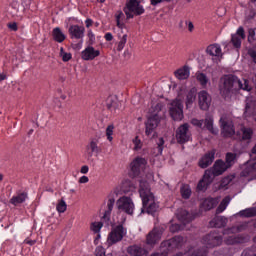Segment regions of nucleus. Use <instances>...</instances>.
I'll return each instance as SVG.
<instances>
[{
    "label": "nucleus",
    "instance_id": "f257e3e1",
    "mask_svg": "<svg viewBox=\"0 0 256 256\" xmlns=\"http://www.w3.org/2000/svg\"><path fill=\"white\" fill-rule=\"evenodd\" d=\"M139 183V193L143 203L142 213L146 211L149 215H153V213H156L157 209H159V204L155 202V196L151 192L149 183L143 180H139Z\"/></svg>",
    "mask_w": 256,
    "mask_h": 256
},
{
    "label": "nucleus",
    "instance_id": "f03ea898",
    "mask_svg": "<svg viewBox=\"0 0 256 256\" xmlns=\"http://www.w3.org/2000/svg\"><path fill=\"white\" fill-rule=\"evenodd\" d=\"M237 82H235L234 75H225L220 78L218 89L221 97L223 99H229L235 95V86Z\"/></svg>",
    "mask_w": 256,
    "mask_h": 256
},
{
    "label": "nucleus",
    "instance_id": "7ed1b4c3",
    "mask_svg": "<svg viewBox=\"0 0 256 256\" xmlns=\"http://www.w3.org/2000/svg\"><path fill=\"white\" fill-rule=\"evenodd\" d=\"M124 13L127 19H133V17L143 15L145 13V8L139 1H128L124 7Z\"/></svg>",
    "mask_w": 256,
    "mask_h": 256
},
{
    "label": "nucleus",
    "instance_id": "20e7f679",
    "mask_svg": "<svg viewBox=\"0 0 256 256\" xmlns=\"http://www.w3.org/2000/svg\"><path fill=\"white\" fill-rule=\"evenodd\" d=\"M116 207L119 213H126V215H133L135 211V203L131 197L122 196L116 201Z\"/></svg>",
    "mask_w": 256,
    "mask_h": 256
},
{
    "label": "nucleus",
    "instance_id": "39448f33",
    "mask_svg": "<svg viewBox=\"0 0 256 256\" xmlns=\"http://www.w3.org/2000/svg\"><path fill=\"white\" fill-rule=\"evenodd\" d=\"M219 124L222 137H233L235 134V125L233 124V120H231V118H229L227 115H223L219 120Z\"/></svg>",
    "mask_w": 256,
    "mask_h": 256
},
{
    "label": "nucleus",
    "instance_id": "423d86ee",
    "mask_svg": "<svg viewBox=\"0 0 256 256\" xmlns=\"http://www.w3.org/2000/svg\"><path fill=\"white\" fill-rule=\"evenodd\" d=\"M127 235V230L123 227V225H118L112 229L107 238L108 245H115V243H119V241H123V238Z\"/></svg>",
    "mask_w": 256,
    "mask_h": 256
},
{
    "label": "nucleus",
    "instance_id": "0eeeda50",
    "mask_svg": "<svg viewBox=\"0 0 256 256\" xmlns=\"http://www.w3.org/2000/svg\"><path fill=\"white\" fill-rule=\"evenodd\" d=\"M169 115L174 121L183 119V102L181 100L176 99L169 104Z\"/></svg>",
    "mask_w": 256,
    "mask_h": 256
},
{
    "label": "nucleus",
    "instance_id": "6e6552de",
    "mask_svg": "<svg viewBox=\"0 0 256 256\" xmlns=\"http://www.w3.org/2000/svg\"><path fill=\"white\" fill-rule=\"evenodd\" d=\"M203 241L208 249H213L223 244V236L217 232H211L204 237Z\"/></svg>",
    "mask_w": 256,
    "mask_h": 256
},
{
    "label": "nucleus",
    "instance_id": "1a4fd4ad",
    "mask_svg": "<svg viewBox=\"0 0 256 256\" xmlns=\"http://www.w3.org/2000/svg\"><path fill=\"white\" fill-rule=\"evenodd\" d=\"M191 140V131H189V124L185 123L178 127L176 131L177 143L183 144Z\"/></svg>",
    "mask_w": 256,
    "mask_h": 256
},
{
    "label": "nucleus",
    "instance_id": "9d476101",
    "mask_svg": "<svg viewBox=\"0 0 256 256\" xmlns=\"http://www.w3.org/2000/svg\"><path fill=\"white\" fill-rule=\"evenodd\" d=\"M161 121H163V118H157L156 116H150L146 123H145V133L147 135V137H151V135L154 137L155 135V131H157V127H159V123H161Z\"/></svg>",
    "mask_w": 256,
    "mask_h": 256
},
{
    "label": "nucleus",
    "instance_id": "9b49d317",
    "mask_svg": "<svg viewBox=\"0 0 256 256\" xmlns=\"http://www.w3.org/2000/svg\"><path fill=\"white\" fill-rule=\"evenodd\" d=\"M211 94L209 92L202 90L198 93V105L202 111H207L211 107Z\"/></svg>",
    "mask_w": 256,
    "mask_h": 256
},
{
    "label": "nucleus",
    "instance_id": "f8f14e48",
    "mask_svg": "<svg viewBox=\"0 0 256 256\" xmlns=\"http://www.w3.org/2000/svg\"><path fill=\"white\" fill-rule=\"evenodd\" d=\"M229 168L226 166L225 162L223 160H217L213 167L210 169H207L206 171H209L212 175V179L214 180L215 177H219V175H223L226 170Z\"/></svg>",
    "mask_w": 256,
    "mask_h": 256
},
{
    "label": "nucleus",
    "instance_id": "ddd939ff",
    "mask_svg": "<svg viewBox=\"0 0 256 256\" xmlns=\"http://www.w3.org/2000/svg\"><path fill=\"white\" fill-rule=\"evenodd\" d=\"M147 165V160L145 158L137 157L135 158L131 164V171L134 175V177H137L141 173V169H145V166Z\"/></svg>",
    "mask_w": 256,
    "mask_h": 256
},
{
    "label": "nucleus",
    "instance_id": "4468645a",
    "mask_svg": "<svg viewBox=\"0 0 256 256\" xmlns=\"http://www.w3.org/2000/svg\"><path fill=\"white\" fill-rule=\"evenodd\" d=\"M94 153H99V140L93 138L86 146V159L93 161Z\"/></svg>",
    "mask_w": 256,
    "mask_h": 256
},
{
    "label": "nucleus",
    "instance_id": "2eb2a0df",
    "mask_svg": "<svg viewBox=\"0 0 256 256\" xmlns=\"http://www.w3.org/2000/svg\"><path fill=\"white\" fill-rule=\"evenodd\" d=\"M100 55L101 51L95 50L93 46H88L81 52V58L83 61H93V59L99 57Z\"/></svg>",
    "mask_w": 256,
    "mask_h": 256
},
{
    "label": "nucleus",
    "instance_id": "dca6fc26",
    "mask_svg": "<svg viewBox=\"0 0 256 256\" xmlns=\"http://www.w3.org/2000/svg\"><path fill=\"white\" fill-rule=\"evenodd\" d=\"M158 241H161V230L154 228L146 236V245L153 247V245H157Z\"/></svg>",
    "mask_w": 256,
    "mask_h": 256
},
{
    "label": "nucleus",
    "instance_id": "f3484780",
    "mask_svg": "<svg viewBox=\"0 0 256 256\" xmlns=\"http://www.w3.org/2000/svg\"><path fill=\"white\" fill-rule=\"evenodd\" d=\"M213 161H215V150H211L207 152L200 160H199V167L201 169H207L209 165L213 164Z\"/></svg>",
    "mask_w": 256,
    "mask_h": 256
},
{
    "label": "nucleus",
    "instance_id": "a211bd4d",
    "mask_svg": "<svg viewBox=\"0 0 256 256\" xmlns=\"http://www.w3.org/2000/svg\"><path fill=\"white\" fill-rule=\"evenodd\" d=\"M213 183V175L211 172L205 171L203 178L199 181L197 185L198 191H207V187Z\"/></svg>",
    "mask_w": 256,
    "mask_h": 256
},
{
    "label": "nucleus",
    "instance_id": "6ab92c4d",
    "mask_svg": "<svg viewBox=\"0 0 256 256\" xmlns=\"http://www.w3.org/2000/svg\"><path fill=\"white\" fill-rule=\"evenodd\" d=\"M68 33L72 39H83L85 37V27L79 25H71Z\"/></svg>",
    "mask_w": 256,
    "mask_h": 256
},
{
    "label": "nucleus",
    "instance_id": "aec40b11",
    "mask_svg": "<svg viewBox=\"0 0 256 256\" xmlns=\"http://www.w3.org/2000/svg\"><path fill=\"white\" fill-rule=\"evenodd\" d=\"M176 217L178 221H181V223H184V225L187 223H191V221H193L194 219L193 214L182 208L177 210Z\"/></svg>",
    "mask_w": 256,
    "mask_h": 256
},
{
    "label": "nucleus",
    "instance_id": "412c9836",
    "mask_svg": "<svg viewBox=\"0 0 256 256\" xmlns=\"http://www.w3.org/2000/svg\"><path fill=\"white\" fill-rule=\"evenodd\" d=\"M127 254L131 256H148L149 251L139 245H132L127 248Z\"/></svg>",
    "mask_w": 256,
    "mask_h": 256
},
{
    "label": "nucleus",
    "instance_id": "4be33fe9",
    "mask_svg": "<svg viewBox=\"0 0 256 256\" xmlns=\"http://www.w3.org/2000/svg\"><path fill=\"white\" fill-rule=\"evenodd\" d=\"M189 75H191V68L188 65H184L174 72V77L179 81H185Z\"/></svg>",
    "mask_w": 256,
    "mask_h": 256
},
{
    "label": "nucleus",
    "instance_id": "5701e85b",
    "mask_svg": "<svg viewBox=\"0 0 256 256\" xmlns=\"http://www.w3.org/2000/svg\"><path fill=\"white\" fill-rule=\"evenodd\" d=\"M207 55L211 57H217V59H223V52L219 44H211L206 48Z\"/></svg>",
    "mask_w": 256,
    "mask_h": 256
},
{
    "label": "nucleus",
    "instance_id": "b1692460",
    "mask_svg": "<svg viewBox=\"0 0 256 256\" xmlns=\"http://www.w3.org/2000/svg\"><path fill=\"white\" fill-rule=\"evenodd\" d=\"M237 135L240 141H247L249 143L253 139V129L242 126Z\"/></svg>",
    "mask_w": 256,
    "mask_h": 256
},
{
    "label": "nucleus",
    "instance_id": "393cba45",
    "mask_svg": "<svg viewBox=\"0 0 256 256\" xmlns=\"http://www.w3.org/2000/svg\"><path fill=\"white\" fill-rule=\"evenodd\" d=\"M241 39H245V29L243 27H239L236 34L232 35L231 43L236 49L241 47Z\"/></svg>",
    "mask_w": 256,
    "mask_h": 256
},
{
    "label": "nucleus",
    "instance_id": "a878e982",
    "mask_svg": "<svg viewBox=\"0 0 256 256\" xmlns=\"http://www.w3.org/2000/svg\"><path fill=\"white\" fill-rule=\"evenodd\" d=\"M227 223L229 220L225 216H216L210 222V227H216L217 229H221L222 227H227Z\"/></svg>",
    "mask_w": 256,
    "mask_h": 256
},
{
    "label": "nucleus",
    "instance_id": "bb28decb",
    "mask_svg": "<svg viewBox=\"0 0 256 256\" xmlns=\"http://www.w3.org/2000/svg\"><path fill=\"white\" fill-rule=\"evenodd\" d=\"M245 241H249V236H229L224 240L226 245H239V243H245Z\"/></svg>",
    "mask_w": 256,
    "mask_h": 256
},
{
    "label": "nucleus",
    "instance_id": "cd10ccee",
    "mask_svg": "<svg viewBox=\"0 0 256 256\" xmlns=\"http://www.w3.org/2000/svg\"><path fill=\"white\" fill-rule=\"evenodd\" d=\"M234 82L235 85V92L239 91V89H242L243 91H251L252 87L249 85V81L247 79L239 80L237 76H234Z\"/></svg>",
    "mask_w": 256,
    "mask_h": 256
},
{
    "label": "nucleus",
    "instance_id": "c85d7f7f",
    "mask_svg": "<svg viewBox=\"0 0 256 256\" xmlns=\"http://www.w3.org/2000/svg\"><path fill=\"white\" fill-rule=\"evenodd\" d=\"M203 123H204L205 129H207V131L212 133V135H217V133H219V130L213 126L214 119L212 115H207L203 120Z\"/></svg>",
    "mask_w": 256,
    "mask_h": 256
},
{
    "label": "nucleus",
    "instance_id": "c756f323",
    "mask_svg": "<svg viewBox=\"0 0 256 256\" xmlns=\"http://www.w3.org/2000/svg\"><path fill=\"white\" fill-rule=\"evenodd\" d=\"M253 171H256V159H252L244 165L241 175L242 177H247V175H251Z\"/></svg>",
    "mask_w": 256,
    "mask_h": 256
},
{
    "label": "nucleus",
    "instance_id": "7c9ffc66",
    "mask_svg": "<svg viewBox=\"0 0 256 256\" xmlns=\"http://www.w3.org/2000/svg\"><path fill=\"white\" fill-rule=\"evenodd\" d=\"M255 113V100L253 97L246 98V106L244 115L246 117H251Z\"/></svg>",
    "mask_w": 256,
    "mask_h": 256
},
{
    "label": "nucleus",
    "instance_id": "2f4dec72",
    "mask_svg": "<svg viewBox=\"0 0 256 256\" xmlns=\"http://www.w3.org/2000/svg\"><path fill=\"white\" fill-rule=\"evenodd\" d=\"M247 229V223L241 224L237 227L233 226L231 228H226L222 231V235H232L235 233H241V231H245Z\"/></svg>",
    "mask_w": 256,
    "mask_h": 256
},
{
    "label": "nucleus",
    "instance_id": "473e14b6",
    "mask_svg": "<svg viewBox=\"0 0 256 256\" xmlns=\"http://www.w3.org/2000/svg\"><path fill=\"white\" fill-rule=\"evenodd\" d=\"M151 116L152 117L156 116L158 119H165V111H163V103H157L155 106H152Z\"/></svg>",
    "mask_w": 256,
    "mask_h": 256
},
{
    "label": "nucleus",
    "instance_id": "72a5a7b5",
    "mask_svg": "<svg viewBox=\"0 0 256 256\" xmlns=\"http://www.w3.org/2000/svg\"><path fill=\"white\" fill-rule=\"evenodd\" d=\"M197 99V89L191 88L186 94V107L189 109Z\"/></svg>",
    "mask_w": 256,
    "mask_h": 256
},
{
    "label": "nucleus",
    "instance_id": "f704fd0d",
    "mask_svg": "<svg viewBox=\"0 0 256 256\" xmlns=\"http://www.w3.org/2000/svg\"><path fill=\"white\" fill-rule=\"evenodd\" d=\"M52 37H53L54 41H56L57 43H63V41H65V39H67V36H65L63 31H61V28H59V27H56L53 29Z\"/></svg>",
    "mask_w": 256,
    "mask_h": 256
},
{
    "label": "nucleus",
    "instance_id": "c9c22d12",
    "mask_svg": "<svg viewBox=\"0 0 256 256\" xmlns=\"http://www.w3.org/2000/svg\"><path fill=\"white\" fill-rule=\"evenodd\" d=\"M167 245L169 247H172V249H179V247H181V245H183V237L175 236L174 238L170 239L167 242Z\"/></svg>",
    "mask_w": 256,
    "mask_h": 256
},
{
    "label": "nucleus",
    "instance_id": "e433bc0d",
    "mask_svg": "<svg viewBox=\"0 0 256 256\" xmlns=\"http://www.w3.org/2000/svg\"><path fill=\"white\" fill-rule=\"evenodd\" d=\"M27 199V193L23 192L18 194L17 196H14L10 199V203L17 207V205L21 203H25V200Z\"/></svg>",
    "mask_w": 256,
    "mask_h": 256
},
{
    "label": "nucleus",
    "instance_id": "4c0bfd02",
    "mask_svg": "<svg viewBox=\"0 0 256 256\" xmlns=\"http://www.w3.org/2000/svg\"><path fill=\"white\" fill-rule=\"evenodd\" d=\"M236 215H238L239 217H246V218L256 217V207L244 209L238 212Z\"/></svg>",
    "mask_w": 256,
    "mask_h": 256
},
{
    "label": "nucleus",
    "instance_id": "58836bf2",
    "mask_svg": "<svg viewBox=\"0 0 256 256\" xmlns=\"http://www.w3.org/2000/svg\"><path fill=\"white\" fill-rule=\"evenodd\" d=\"M235 161H237V154L228 152L226 153V158H225V164L227 168L229 169L230 167H233L235 165Z\"/></svg>",
    "mask_w": 256,
    "mask_h": 256
},
{
    "label": "nucleus",
    "instance_id": "ea45409f",
    "mask_svg": "<svg viewBox=\"0 0 256 256\" xmlns=\"http://www.w3.org/2000/svg\"><path fill=\"white\" fill-rule=\"evenodd\" d=\"M203 208L205 211H211V209H214V207H217V200L213 198H207L203 201Z\"/></svg>",
    "mask_w": 256,
    "mask_h": 256
},
{
    "label": "nucleus",
    "instance_id": "a19ab883",
    "mask_svg": "<svg viewBox=\"0 0 256 256\" xmlns=\"http://www.w3.org/2000/svg\"><path fill=\"white\" fill-rule=\"evenodd\" d=\"M229 203H231V197L226 196L220 203V205L218 206V208L216 209V213L217 215H219V213H223V211H225L227 209V206L229 205Z\"/></svg>",
    "mask_w": 256,
    "mask_h": 256
},
{
    "label": "nucleus",
    "instance_id": "79ce46f5",
    "mask_svg": "<svg viewBox=\"0 0 256 256\" xmlns=\"http://www.w3.org/2000/svg\"><path fill=\"white\" fill-rule=\"evenodd\" d=\"M115 206V198H109L107 202V210L104 213V219H109L111 217V211H113V207Z\"/></svg>",
    "mask_w": 256,
    "mask_h": 256
},
{
    "label": "nucleus",
    "instance_id": "37998d69",
    "mask_svg": "<svg viewBox=\"0 0 256 256\" xmlns=\"http://www.w3.org/2000/svg\"><path fill=\"white\" fill-rule=\"evenodd\" d=\"M196 79H197V81L200 82V85H202V87H206L207 83H209V78L203 72H197L196 73Z\"/></svg>",
    "mask_w": 256,
    "mask_h": 256
},
{
    "label": "nucleus",
    "instance_id": "c03bdc74",
    "mask_svg": "<svg viewBox=\"0 0 256 256\" xmlns=\"http://www.w3.org/2000/svg\"><path fill=\"white\" fill-rule=\"evenodd\" d=\"M233 179H235L234 175L224 177L220 182L219 189H227V185H229Z\"/></svg>",
    "mask_w": 256,
    "mask_h": 256
},
{
    "label": "nucleus",
    "instance_id": "a18cd8bd",
    "mask_svg": "<svg viewBox=\"0 0 256 256\" xmlns=\"http://www.w3.org/2000/svg\"><path fill=\"white\" fill-rule=\"evenodd\" d=\"M180 193L183 199H189V197H191V187H189V185H182Z\"/></svg>",
    "mask_w": 256,
    "mask_h": 256
},
{
    "label": "nucleus",
    "instance_id": "49530a36",
    "mask_svg": "<svg viewBox=\"0 0 256 256\" xmlns=\"http://www.w3.org/2000/svg\"><path fill=\"white\" fill-rule=\"evenodd\" d=\"M109 111H117L119 109V102L117 99L110 98L107 103Z\"/></svg>",
    "mask_w": 256,
    "mask_h": 256
},
{
    "label": "nucleus",
    "instance_id": "de8ad7c7",
    "mask_svg": "<svg viewBox=\"0 0 256 256\" xmlns=\"http://www.w3.org/2000/svg\"><path fill=\"white\" fill-rule=\"evenodd\" d=\"M56 211H58V213H65L67 211V203H65L64 199L58 201Z\"/></svg>",
    "mask_w": 256,
    "mask_h": 256
},
{
    "label": "nucleus",
    "instance_id": "09e8293b",
    "mask_svg": "<svg viewBox=\"0 0 256 256\" xmlns=\"http://www.w3.org/2000/svg\"><path fill=\"white\" fill-rule=\"evenodd\" d=\"M132 143L134 145V151H140V149H143V141H141L139 136L134 137Z\"/></svg>",
    "mask_w": 256,
    "mask_h": 256
},
{
    "label": "nucleus",
    "instance_id": "8fccbe9b",
    "mask_svg": "<svg viewBox=\"0 0 256 256\" xmlns=\"http://www.w3.org/2000/svg\"><path fill=\"white\" fill-rule=\"evenodd\" d=\"M116 17V23H117V27H119V29H123L124 25L123 22V18L125 17V14H123V12L118 11L115 15Z\"/></svg>",
    "mask_w": 256,
    "mask_h": 256
},
{
    "label": "nucleus",
    "instance_id": "3c124183",
    "mask_svg": "<svg viewBox=\"0 0 256 256\" xmlns=\"http://www.w3.org/2000/svg\"><path fill=\"white\" fill-rule=\"evenodd\" d=\"M102 228H103L102 222H92L90 225V229L91 231H93V233H99V231H101Z\"/></svg>",
    "mask_w": 256,
    "mask_h": 256
},
{
    "label": "nucleus",
    "instance_id": "603ef678",
    "mask_svg": "<svg viewBox=\"0 0 256 256\" xmlns=\"http://www.w3.org/2000/svg\"><path fill=\"white\" fill-rule=\"evenodd\" d=\"M113 131H115V126L113 124H110L106 128V137L108 141H113Z\"/></svg>",
    "mask_w": 256,
    "mask_h": 256
},
{
    "label": "nucleus",
    "instance_id": "864d4df0",
    "mask_svg": "<svg viewBox=\"0 0 256 256\" xmlns=\"http://www.w3.org/2000/svg\"><path fill=\"white\" fill-rule=\"evenodd\" d=\"M127 43V34H124L122 36V39H120L118 46H117V51H123L125 49V44Z\"/></svg>",
    "mask_w": 256,
    "mask_h": 256
},
{
    "label": "nucleus",
    "instance_id": "5fc2aeb1",
    "mask_svg": "<svg viewBox=\"0 0 256 256\" xmlns=\"http://www.w3.org/2000/svg\"><path fill=\"white\" fill-rule=\"evenodd\" d=\"M60 57H62V60L64 62L70 61L71 59V53H67L65 52V50L63 49V47L60 48Z\"/></svg>",
    "mask_w": 256,
    "mask_h": 256
},
{
    "label": "nucleus",
    "instance_id": "6e6d98bb",
    "mask_svg": "<svg viewBox=\"0 0 256 256\" xmlns=\"http://www.w3.org/2000/svg\"><path fill=\"white\" fill-rule=\"evenodd\" d=\"M157 145L156 155H161V153H163V145H165V140H163V138H159Z\"/></svg>",
    "mask_w": 256,
    "mask_h": 256
},
{
    "label": "nucleus",
    "instance_id": "4d7b16f0",
    "mask_svg": "<svg viewBox=\"0 0 256 256\" xmlns=\"http://www.w3.org/2000/svg\"><path fill=\"white\" fill-rule=\"evenodd\" d=\"M173 0H150V4L153 5V7H157L159 3H171Z\"/></svg>",
    "mask_w": 256,
    "mask_h": 256
},
{
    "label": "nucleus",
    "instance_id": "13d9d810",
    "mask_svg": "<svg viewBox=\"0 0 256 256\" xmlns=\"http://www.w3.org/2000/svg\"><path fill=\"white\" fill-rule=\"evenodd\" d=\"M171 233H178V231H181V225L179 224H172L170 226Z\"/></svg>",
    "mask_w": 256,
    "mask_h": 256
},
{
    "label": "nucleus",
    "instance_id": "bf43d9fd",
    "mask_svg": "<svg viewBox=\"0 0 256 256\" xmlns=\"http://www.w3.org/2000/svg\"><path fill=\"white\" fill-rule=\"evenodd\" d=\"M255 31H256V28H255V29L250 28V29L248 30V39H251L252 41H255V40H256Z\"/></svg>",
    "mask_w": 256,
    "mask_h": 256
},
{
    "label": "nucleus",
    "instance_id": "052dcab7",
    "mask_svg": "<svg viewBox=\"0 0 256 256\" xmlns=\"http://www.w3.org/2000/svg\"><path fill=\"white\" fill-rule=\"evenodd\" d=\"M192 125H194V127H203V120H198V119H192L191 120Z\"/></svg>",
    "mask_w": 256,
    "mask_h": 256
},
{
    "label": "nucleus",
    "instance_id": "680f3d73",
    "mask_svg": "<svg viewBox=\"0 0 256 256\" xmlns=\"http://www.w3.org/2000/svg\"><path fill=\"white\" fill-rule=\"evenodd\" d=\"M248 55L251 57V59L256 63V51L254 49H249L248 50Z\"/></svg>",
    "mask_w": 256,
    "mask_h": 256
},
{
    "label": "nucleus",
    "instance_id": "e2e57ef3",
    "mask_svg": "<svg viewBox=\"0 0 256 256\" xmlns=\"http://www.w3.org/2000/svg\"><path fill=\"white\" fill-rule=\"evenodd\" d=\"M80 173H82V175H87V173H89V166L87 165L82 166L80 169Z\"/></svg>",
    "mask_w": 256,
    "mask_h": 256
},
{
    "label": "nucleus",
    "instance_id": "0e129e2a",
    "mask_svg": "<svg viewBox=\"0 0 256 256\" xmlns=\"http://www.w3.org/2000/svg\"><path fill=\"white\" fill-rule=\"evenodd\" d=\"M78 183H81V184L89 183V177H87V176L80 177L79 180H78Z\"/></svg>",
    "mask_w": 256,
    "mask_h": 256
},
{
    "label": "nucleus",
    "instance_id": "69168bd1",
    "mask_svg": "<svg viewBox=\"0 0 256 256\" xmlns=\"http://www.w3.org/2000/svg\"><path fill=\"white\" fill-rule=\"evenodd\" d=\"M8 28L11 29V31H17V23L13 22L8 24Z\"/></svg>",
    "mask_w": 256,
    "mask_h": 256
},
{
    "label": "nucleus",
    "instance_id": "338daca9",
    "mask_svg": "<svg viewBox=\"0 0 256 256\" xmlns=\"http://www.w3.org/2000/svg\"><path fill=\"white\" fill-rule=\"evenodd\" d=\"M186 25L188 26V31H190V33H193V29H195L193 22H186Z\"/></svg>",
    "mask_w": 256,
    "mask_h": 256
},
{
    "label": "nucleus",
    "instance_id": "774afa93",
    "mask_svg": "<svg viewBox=\"0 0 256 256\" xmlns=\"http://www.w3.org/2000/svg\"><path fill=\"white\" fill-rule=\"evenodd\" d=\"M96 256H105V250H103L101 247L98 248Z\"/></svg>",
    "mask_w": 256,
    "mask_h": 256
}]
</instances>
